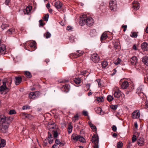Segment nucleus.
<instances>
[{
  "label": "nucleus",
  "mask_w": 148,
  "mask_h": 148,
  "mask_svg": "<svg viewBox=\"0 0 148 148\" xmlns=\"http://www.w3.org/2000/svg\"><path fill=\"white\" fill-rule=\"evenodd\" d=\"M94 23L93 20L91 17H87L85 15H82L79 21L80 25L82 26L86 24L88 26H91Z\"/></svg>",
  "instance_id": "obj_1"
},
{
  "label": "nucleus",
  "mask_w": 148,
  "mask_h": 148,
  "mask_svg": "<svg viewBox=\"0 0 148 148\" xmlns=\"http://www.w3.org/2000/svg\"><path fill=\"white\" fill-rule=\"evenodd\" d=\"M71 139L72 141L75 142L77 141H79L83 143L85 142V139L83 137L75 134H73L72 135Z\"/></svg>",
  "instance_id": "obj_2"
},
{
  "label": "nucleus",
  "mask_w": 148,
  "mask_h": 148,
  "mask_svg": "<svg viewBox=\"0 0 148 148\" xmlns=\"http://www.w3.org/2000/svg\"><path fill=\"white\" fill-rule=\"evenodd\" d=\"M6 117L5 116L4 120L3 121H1V124H0V130L3 132H4L5 130L8 129L9 126L8 123H6Z\"/></svg>",
  "instance_id": "obj_3"
},
{
  "label": "nucleus",
  "mask_w": 148,
  "mask_h": 148,
  "mask_svg": "<svg viewBox=\"0 0 148 148\" xmlns=\"http://www.w3.org/2000/svg\"><path fill=\"white\" fill-rule=\"evenodd\" d=\"M99 137L97 135H94L92 138V142L94 144L93 148H99Z\"/></svg>",
  "instance_id": "obj_4"
},
{
  "label": "nucleus",
  "mask_w": 148,
  "mask_h": 148,
  "mask_svg": "<svg viewBox=\"0 0 148 148\" xmlns=\"http://www.w3.org/2000/svg\"><path fill=\"white\" fill-rule=\"evenodd\" d=\"M109 7L112 11H116L117 8L116 1L115 0H111L109 2Z\"/></svg>",
  "instance_id": "obj_5"
},
{
  "label": "nucleus",
  "mask_w": 148,
  "mask_h": 148,
  "mask_svg": "<svg viewBox=\"0 0 148 148\" xmlns=\"http://www.w3.org/2000/svg\"><path fill=\"white\" fill-rule=\"evenodd\" d=\"M91 59L95 63H98L99 61V56L96 53L92 54L91 56Z\"/></svg>",
  "instance_id": "obj_6"
},
{
  "label": "nucleus",
  "mask_w": 148,
  "mask_h": 148,
  "mask_svg": "<svg viewBox=\"0 0 148 148\" xmlns=\"http://www.w3.org/2000/svg\"><path fill=\"white\" fill-rule=\"evenodd\" d=\"M132 116L133 119L139 118L140 117L139 111L138 110H134L132 114Z\"/></svg>",
  "instance_id": "obj_7"
},
{
  "label": "nucleus",
  "mask_w": 148,
  "mask_h": 148,
  "mask_svg": "<svg viewBox=\"0 0 148 148\" xmlns=\"http://www.w3.org/2000/svg\"><path fill=\"white\" fill-rule=\"evenodd\" d=\"M39 92L38 91L36 92H32L30 93L29 95V97L30 99H35L38 96Z\"/></svg>",
  "instance_id": "obj_8"
},
{
  "label": "nucleus",
  "mask_w": 148,
  "mask_h": 148,
  "mask_svg": "<svg viewBox=\"0 0 148 148\" xmlns=\"http://www.w3.org/2000/svg\"><path fill=\"white\" fill-rule=\"evenodd\" d=\"M140 8L139 4L136 1H134L132 3V8L134 10H137Z\"/></svg>",
  "instance_id": "obj_9"
},
{
  "label": "nucleus",
  "mask_w": 148,
  "mask_h": 148,
  "mask_svg": "<svg viewBox=\"0 0 148 148\" xmlns=\"http://www.w3.org/2000/svg\"><path fill=\"white\" fill-rule=\"evenodd\" d=\"M123 94V93H122L120 90L117 89L114 92V95L115 97L118 98H119Z\"/></svg>",
  "instance_id": "obj_10"
},
{
  "label": "nucleus",
  "mask_w": 148,
  "mask_h": 148,
  "mask_svg": "<svg viewBox=\"0 0 148 148\" xmlns=\"http://www.w3.org/2000/svg\"><path fill=\"white\" fill-rule=\"evenodd\" d=\"M6 49L5 46V45H0V53L1 54L4 55L6 53Z\"/></svg>",
  "instance_id": "obj_11"
},
{
  "label": "nucleus",
  "mask_w": 148,
  "mask_h": 148,
  "mask_svg": "<svg viewBox=\"0 0 148 148\" xmlns=\"http://www.w3.org/2000/svg\"><path fill=\"white\" fill-rule=\"evenodd\" d=\"M144 89V86L143 85H141L137 89L136 93L138 95L141 93H143V91Z\"/></svg>",
  "instance_id": "obj_12"
},
{
  "label": "nucleus",
  "mask_w": 148,
  "mask_h": 148,
  "mask_svg": "<svg viewBox=\"0 0 148 148\" xmlns=\"http://www.w3.org/2000/svg\"><path fill=\"white\" fill-rule=\"evenodd\" d=\"M130 61L133 65H135L138 62V59L136 56H134L130 59Z\"/></svg>",
  "instance_id": "obj_13"
},
{
  "label": "nucleus",
  "mask_w": 148,
  "mask_h": 148,
  "mask_svg": "<svg viewBox=\"0 0 148 148\" xmlns=\"http://www.w3.org/2000/svg\"><path fill=\"white\" fill-rule=\"evenodd\" d=\"M54 5L57 9L61 8L62 6V3L59 1L55 2Z\"/></svg>",
  "instance_id": "obj_14"
},
{
  "label": "nucleus",
  "mask_w": 148,
  "mask_h": 148,
  "mask_svg": "<svg viewBox=\"0 0 148 148\" xmlns=\"http://www.w3.org/2000/svg\"><path fill=\"white\" fill-rule=\"evenodd\" d=\"M141 48L144 50H148V44L147 43L144 42L142 44Z\"/></svg>",
  "instance_id": "obj_15"
},
{
  "label": "nucleus",
  "mask_w": 148,
  "mask_h": 148,
  "mask_svg": "<svg viewBox=\"0 0 148 148\" xmlns=\"http://www.w3.org/2000/svg\"><path fill=\"white\" fill-rule=\"evenodd\" d=\"M137 143L138 145L140 146H142L144 145V139L143 138L140 137L138 140Z\"/></svg>",
  "instance_id": "obj_16"
},
{
  "label": "nucleus",
  "mask_w": 148,
  "mask_h": 148,
  "mask_svg": "<svg viewBox=\"0 0 148 148\" xmlns=\"http://www.w3.org/2000/svg\"><path fill=\"white\" fill-rule=\"evenodd\" d=\"M15 32V28L12 27L8 29L6 32V34L8 35L13 34Z\"/></svg>",
  "instance_id": "obj_17"
},
{
  "label": "nucleus",
  "mask_w": 148,
  "mask_h": 148,
  "mask_svg": "<svg viewBox=\"0 0 148 148\" xmlns=\"http://www.w3.org/2000/svg\"><path fill=\"white\" fill-rule=\"evenodd\" d=\"M15 84L16 85H18L21 82L22 78L21 77H15Z\"/></svg>",
  "instance_id": "obj_18"
},
{
  "label": "nucleus",
  "mask_w": 148,
  "mask_h": 148,
  "mask_svg": "<svg viewBox=\"0 0 148 148\" xmlns=\"http://www.w3.org/2000/svg\"><path fill=\"white\" fill-rule=\"evenodd\" d=\"M129 86V84L127 81L123 82L121 85V87L123 89L126 88Z\"/></svg>",
  "instance_id": "obj_19"
},
{
  "label": "nucleus",
  "mask_w": 148,
  "mask_h": 148,
  "mask_svg": "<svg viewBox=\"0 0 148 148\" xmlns=\"http://www.w3.org/2000/svg\"><path fill=\"white\" fill-rule=\"evenodd\" d=\"M142 62L145 65L148 66V56H145L142 59Z\"/></svg>",
  "instance_id": "obj_20"
},
{
  "label": "nucleus",
  "mask_w": 148,
  "mask_h": 148,
  "mask_svg": "<svg viewBox=\"0 0 148 148\" xmlns=\"http://www.w3.org/2000/svg\"><path fill=\"white\" fill-rule=\"evenodd\" d=\"M136 136L135 135H133L132 137V142L130 141L128 142V143L130 146H132V143L135 142L136 140Z\"/></svg>",
  "instance_id": "obj_21"
},
{
  "label": "nucleus",
  "mask_w": 148,
  "mask_h": 148,
  "mask_svg": "<svg viewBox=\"0 0 148 148\" xmlns=\"http://www.w3.org/2000/svg\"><path fill=\"white\" fill-rule=\"evenodd\" d=\"M108 37L107 35L106 32L102 34L101 37V40L102 42L103 40H106Z\"/></svg>",
  "instance_id": "obj_22"
},
{
  "label": "nucleus",
  "mask_w": 148,
  "mask_h": 148,
  "mask_svg": "<svg viewBox=\"0 0 148 148\" xmlns=\"http://www.w3.org/2000/svg\"><path fill=\"white\" fill-rule=\"evenodd\" d=\"M5 145V141L4 139H1L0 137V148L3 147Z\"/></svg>",
  "instance_id": "obj_23"
},
{
  "label": "nucleus",
  "mask_w": 148,
  "mask_h": 148,
  "mask_svg": "<svg viewBox=\"0 0 148 148\" xmlns=\"http://www.w3.org/2000/svg\"><path fill=\"white\" fill-rule=\"evenodd\" d=\"M55 125L53 123H48L47 125V128L49 130L51 129H53L54 128Z\"/></svg>",
  "instance_id": "obj_24"
},
{
  "label": "nucleus",
  "mask_w": 148,
  "mask_h": 148,
  "mask_svg": "<svg viewBox=\"0 0 148 148\" xmlns=\"http://www.w3.org/2000/svg\"><path fill=\"white\" fill-rule=\"evenodd\" d=\"M90 35L92 37H94L97 35V33L95 29L91 30L90 32Z\"/></svg>",
  "instance_id": "obj_25"
},
{
  "label": "nucleus",
  "mask_w": 148,
  "mask_h": 148,
  "mask_svg": "<svg viewBox=\"0 0 148 148\" xmlns=\"http://www.w3.org/2000/svg\"><path fill=\"white\" fill-rule=\"evenodd\" d=\"M32 10V7L31 6L27 7L25 9L24 12L25 14H28Z\"/></svg>",
  "instance_id": "obj_26"
},
{
  "label": "nucleus",
  "mask_w": 148,
  "mask_h": 148,
  "mask_svg": "<svg viewBox=\"0 0 148 148\" xmlns=\"http://www.w3.org/2000/svg\"><path fill=\"white\" fill-rule=\"evenodd\" d=\"M9 27V24L4 23H3L2 24L1 26V28L3 30H4V29H6L8 27Z\"/></svg>",
  "instance_id": "obj_27"
},
{
  "label": "nucleus",
  "mask_w": 148,
  "mask_h": 148,
  "mask_svg": "<svg viewBox=\"0 0 148 148\" xmlns=\"http://www.w3.org/2000/svg\"><path fill=\"white\" fill-rule=\"evenodd\" d=\"M96 112L98 114H101L102 110L100 107H97L95 108Z\"/></svg>",
  "instance_id": "obj_28"
},
{
  "label": "nucleus",
  "mask_w": 148,
  "mask_h": 148,
  "mask_svg": "<svg viewBox=\"0 0 148 148\" xmlns=\"http://www.w3.org/2000/svg\"><path fill=\"white\" fill-rule=\"evenodd\" d=\"M130 36L131 37L134 38H136L138 36V34L134 32H131Z\"/></svg>",
  "instance_id": "obj_29"
},
{
  "label": "nucleus",
  "mask_w": 148,
  "mask_h": 148,
  "mask_svg": "<svg viewBox=\"0 0 148 148\" xmlns=\"http://www.w3.org/2000/svg\"><path fill=\"white\" fill-rule=\"evenodd\" d=\"M62 88L65 89V91L66 92H67L69 90V86L68 84H66L65 85L63 86Z\"/></svg>",
  "instance_id": "obj_30"
},
{
  "label": "nucleus",
  "mask_w": 148,
  "mask_h": 148,
  "mask_svg": "<svg viewBox=\"0 0 148 148\" xmlns=\"http://www.w3.org/2000/svg\"><path fill=\"white\" fill-rule=\"evenodd\" d=\"M73 126L71 124L69 125L68 126V132L69 134H70L72 130Z\"/></svg>",
  "instance_id": "obj_31"
},
{
  "label": "nucleus",
  "mask_w": 148,
  "mask_h": 148,
  "mask_svg": "<svg viewBox=\"0 0 148 148\" xmlns=\"http://www.w3.org/2000/svg\"><path fill=\"white\" fill-rule=\"evenodd\" d=\"M74 82L77 84H80L81 82V79L79 78H77L75 79Z\"/></svg>",
  "instance_id": "obj_32"
},
{
  "label": "nucleus",
  "mask_w": 148,
  "mask_h": 148,
  "mask_svg": "<svg viewBox=\"0 0 148 148\" xmlns=\"http://www.w3.org/2000/svg\"><path fill=\"white\" fill-rule=\"evenodd\" d=\"M25 74L26 77L28 78H30L32 76L31 73L28 71H26Z\"/></svg>",
  "instance_id": "obj_33"
},
{
  "label": "nucleus",
  "mask_w": 148,
  "mask_h": 148,
  "mask_svg": "<svg viewBox=\"0 0 148 148\" xmlns=\"http://www.w3.org/2000/svg\"><path fill=\"white\" fill-rule=\"evenodd\" d=\"M113 99L114 98L113 96L111 95H108L107 97V99L109 101H112Z\"/></svg>",
  "instance_id": "obj_34"
},
{
  "label": "nucleus",
  "mask_w": 148,
  "mask_h": 148,
  "mask_svg": "<svg viewBox=\"0 0 148 148\" xmlns=\"http://www.w3.org/2000/svg\"><path fill=\"white\" fill-rule=\"evenodd\" d=\"M78 115L77 114L75 115L74 116L73 118V122H75L76 121L78 120Z\"/></svg>",
  "instance_id": "obj_35"
},
{
  "label": "nucleus",
  "mask_w": 148,
  "mask_h": 148,
  "mask_svg": "<svg viewBox=\"0 0 148 148\" xmlns=\"http://www.w3.org/2000/svg\"><path fill=\"white\" fill-rule=\"evenodd\" d=\"M117 105H112L110 106V108L114 110H116L118 108Z\"/></svg>",
  "instance_id": "obj_36"
},
{
  "label": "nucleus",
  "mask_w": 148,
  "mask_h": 148,
  "mask_svg": "<svg viewBox=\"0 0 148 148\" xmlns=\"http://www.w3.org/2000/svg\"><path fill=\"white\" fill-rule=\"evenodd\" d=\"M108 65V63L107 61H103L101 63V65L103 68H105Z\"/></svg>",
  "instance_id": "obj_37"
},
{
  "label": "nucleus",
  "mask_w": 148,
  "mask_h": 148,
  "mask_svg": "<svg viewBox=\"0 0 148 148\" xmlns=\"http://www.w3.org/2000/svg\"><path fill=\"white\" fill-rule=\"evenodd\" d=\"M36 42L35 41H33L32 42H31L29 46L31 47H34L35 48L36 47Z\"/></svg>",
  "instance_id": "obj_38"
},
{
  "label": "nucleus",
  "mask_w": 148,
  "mask_h": 148,
  "mask_svg": "<svg viewBox=\"0 0 148 148\" xmlns=\"http://www.w3.org/2000/svg\"><path fill=\"white\" fill-rule=\"evenodd\" d=\"M49 17V15L48 14H47L43 17L42 18L45 21H48Z\"/></svg>",
  "instance_id": "obj_39"
},
{
  "label": "nucleus",
  "mask_w": 148,
  "mask_h": 148,
  "mask_svg": "<svg viewBox=\"0 0 148 148\" xmlns=\"http://www.w3.org/2000/svg\"><path fill=\"white\" fill-rule=\"evenodd\" d=\"M123 145V143L119 141L118 142L117 144V148H121Z\"/></svg>",
  "instance_id": "obj_40"
},
{
  "label": "nucleus",
  "mask_w": 148,
  "mask_h": 148,
  "mask_svg": "<svg viewBox=\"0 0 148 148\" xmlns=\"http://www.w3.org/2000/svg\"><path fill=\"white\" fill-rule=\"evenodd\" d=\"M96 100L99 102H102L103 101V97H97Z\"/></svg>",
  "instance_id": "obj_41"
},
{
  "label": "nucleus",
  "mask_w": 148,
  "mask_h": 148,
  "mask_svg": "<svg viewBox=\"0 0 148 148\" xmlns=\"http://www.w3.org/2000/svg\"><path fill=\"white\" fill-rule=\"evenodd\" d=\"M45 36L46 38H48L51 37V34L49 32H47L45 34Z\"/></svg>",
  "instance_id": "obj_42"
},
{
  "label": "nucleus",
  "mask_w": 148,
  "mask_h": 148,
  "mask_svg": "<svg viewBox=\"0 0 148 148\" xmlns=\"http://www.w3.org/2000/svg\"><path fill=\"white\" fill-rule=\"evenodd\" d=\"M77 55H78V57L82 55L84 53V52L82 51H81L80 50H78L77 51Z\"/></svg>",
  "instance_id": "obj_43"
},
{
  "label": "nucleus",
  "mask_w": 148,
  "mask_h": 148,
  "mask_svg": "<svg viewBox=\"0 0 148 148\" xmlns=\"http://www.w3.org/2000/svg\"><path fill=\"white\" fill-rule=\"evenodd\" d=\"M6 89H8L7 88L6 86H1L0 87V91H3L5 90Z\"/></svg>",
  "instance_id": "obj_44"
},
{
  "label": "nucleus",
  "mask_w": 148,
  "mask_h": 148,
  "mask_svg": "<svg viewBox=\"0 0 148 148\" xmlns=\"http://www.w3.org/2000/svg\"><path fill=\"white\" fill-rule=\"evenodd\" d=\"M121 61V60L119 58H118L117 60L114 61V63L115 64L117 65L120 64Z\"/></svg>",
  "instance_id": "obj_45"
},
{
  "label": "nucleus",
  "mask_w": 148,
  "mask_h": 148,
  "mask_svg": "<svg viewBox=\"0 0 148 148\" xmlns=\"http://www.w3.org/2000/svg\"><path fill=\"white\" fill-rule=\"evenodd\" d=\"M30 108V106L27 105L23 106L22 107V109L23 110L29 109Z\"/></svg>",
  "instance_id": "obj_46"
},
{
  "label": "nucleus",
  "mask_w": 148,
  "mask_h": 148,
  "mask_svg": "<svg viewBox=\"0 0 148 148\" xmlns=\"http://www.w3.org/2000/svg\"><path fill=\"white\" fill-rule=\"evenodd\" d=\"M27 114L25 112H22L21 114V115L22 116L23 118H26Z\"/></svg>",
  "instance_id": "obj_47"
},
{
  "label": "nucleus",
  "mask_w": 148,
  "mask_h": 148,
  "mask_svg": "<svg viewBox=\"0 0 148 148\" xmlns=\"http://www.w3.org/2000/svg\"><path fill=\"white\" fill-rule=\"evenodd\" d=\"M5 116L3 115H0V124H1V121H3L4 120Z\"/></svg>",
  "instance_id": "obj_48"
},
{
  "label": "nucleus",
  "mask_w": 148,
  "mask_h": 148,
  "mask_svg": "<svg viewBox=\"0 0 148 148\" xmlns=\"http://www.w3.org/2000/svg\"><path fill=\"white\" fill-rule=\"evenodd\" d=\"M9 113L10 114H14L16 113V112L14 110H11L9 111Z\"/></svg>",
  "instance_id": "obj_49"
},
{
  "label": "nucleus",
  "mask_w": 148,
  "mask_h": 148,
  "mask_svg": "<svg viewBox=\"0 0 148 148\" xmlns=\"http://www.w3.org/2000/svg\"><path fill=\"white\" fill-rule=\"evenodd\" d=\"M47 140L49 143L51 144L53 141V138H48Z\"/></svg>",
  "instance_id": "obj_50"
},
{
  "label": "nucleus",
  "mask_w": 148,
  "mask_h": 148,
  "mask_svg": "<svg viewBox=\"0 0 148 148\" xmlns=\"http://www.w3.org/2000/svg\"><path fill=\"white\" fill-rule=\"evenodd\" d=\"M58 133L56 131L54 132L53 136L54 138H56L58 136Z\"/></svg>",
  "instance_id": "obj_51"
},
{
  "label": "nucleus",
  "mask_w": 148,
  "mask_h": 148,
  "mask_svg": "<svg viewBox=\"0 0 148 148\" xmlns=\"http://www.w3.org/2000/svg\"><path fill=\"white\" fill-rule=\"evenodd\" d=\"M90 127L93 131H96L97 130V128L96 126L95 125H92Z\"/></svg>",
  "instance_id": "obj_52"
},
{
  "label": "nucleus",
  "mask_w": 148,
  "mask_h": 148,
  "mask_svg": "<svg viewBox=\"0 0 148 148\" xmlns=\"http://www.w3.org/2000/svg\"><path fill=\"white\" fill-rule=\"evenodd\" d=\"M39 25L41 26H43L44 25V24L43 22V21L42 20H40L39 21Z\"/></svg>",
  "instance_id": "obj_53"
},
{
  "label": "nucleus",
  "mask_w": 148,
  "mask_h": 148,
  "mask_svg": "<svg viewBox=\"0 0 148 148\" xmlns=\"http://www.w3.org/2000/svg\"><path fill=\"white\" fill-rule=\"evenodd\" d=\"M112 128L114 132H116L117 130L116 127L114 125H113L112 126Z\"/></svg>",
  "instance_id": "obj_54"
},
{
  "label": "nucleus",
  "mask_w": 148,
  "mask_h": 148,
  "mask_svg": "<svg viewBox=\"0 0 148 148\" xmlns=\"http://www.w3.org/2000/svg\"><path fill=\"white\" fill-rule=\"evenodd\" d=\"M32 117L33 116L32 115L27 114L26 118L29 119H32Z\"/></svg>",
  "instance_id": "obj_55"
},
{
  "label": "nucleus",
  "mask_w": 148,
  "mask_h": 148,
  "mask_svg": "<svg viewBox=\"0 0 148 148\" xmlns=\"http://www.w3.org/2000/svg\"><path fill=\"white\" fill-rule=\"evenodd\" d=\"M83 114L85 116L88 115V112L87 111L84 110L82 112Z\"/></svg>",
  "instance_id": "obj_56"
},
{
  "label": "nucleus",
  "mask_w": 148,
  "mask_h": 148,
  "mask_svg": "<svg viewBox=\"0 0 148 148\" xmlns=\"http://www.w3.org/2000/svg\"><path fill=\"white\" fill-rule=\"evenodd\" d=\"M72 27L71 26H68L67 27L66 29L68 30H71Z\"/></svg>",
  "instance_id": "obj_57"
},
{
  "label": "nucleus",
  "mask_w": 148,
  "mask_h": 148,
  "mask_svg": "<svg viewBox=\"0 0 148 148\" xmlns=\"http://www.w3.org/2000/svg\"><path fill=\"white\" fill-rule=\"evenodd\" d=\"M6 79H4V80L3 81V85L2 86H6Z\"/></svg>",
  "instance_id": "obj_58"
},
{
  "label": "nucleus",
  "mask_w": 148,
  "mask_h": 148,
  "mask_svg": "<svg viewBox=\"0 0 148 148\" xmlns=\"http://www.w3.org/2000/svg\"><path fill=\"white\" fill-rule=\"evenodd\" d=\"M87 72L86 71H84L81 72V75H85L86 74Z\"/></svg>",
  "instance_id": "obj_59"
},
{
  "label": "nucleus",
  "mask_w": 148,
  "mask_h": 148,
  "mask_svg": "<svg viewBox=\"0 0 148 148\" xmlns=\"http://www.w3.org/2000/svg\"><path fill=\"white\" fill-rule=\"evenodd\" d=\"M145 105L146 108L148 109V101H146L145 102Z\"/></svg>",
  "instance_id": "obj_60"
},
{
  "label": "nucleus",
  "mask_w": 148,
  "mask_h": 148,
  "mask_svg": "<svg viewBox=\"0 0 148 148\" xmlns=\"http://www.w3.org/2000/svg\"><path fill=\"white\" fill-rule=\"evenodd\" d=\"M57 145H59L60 144V141L59 139H56L55 141Z\"/></svg>",
  "instance_id": "obj_61"
},
{
  "label": "nucleus",
  "mask_w": 148,
  "mask_h": 148,
  "mask_svg": "<svg viewBox=\"0 0 148 148\" xmlns=\"http://www.w3.org/2000/svg\"><path fill=\"white\" fill-rule=\"evenodd\" d=\"M133 49L135 50H137V48L136 47V45L135 44H134L133 45Z\"/></svg>",
  "instance_id": "obj_62"
},
{
  "label": "nucleus",
  "mask_w": 148,
  "mask_h": 148,
  "mask_svg": "<svg viewBox=\"0 0 148 148\" xmlns=\"http://www.w3.org/2000/svg\"><path fill=\"white\" fill-rule=\"evenodd\" d=\"M46 7L48 8L49 9L50 7V5L49 3H48L46 5Z\"/></svg>",
  "instance_id": "obj_63"
},
{
  "label": "nucleus",
  "mask_w": 148,
  "mask_h": 148,
  "mask_svg": "<svg viewBox=\"0 0 148 148\" xmlns=\"http://www.w3.org/2000/svg\"><path fill=\"white\" fill-rule=\"evenodd\" d=\"M10 1V0H6L5 2V4L6 5H8Z\"/></svg>",
  "instance_id": "obj_64"
}]
</instances>
